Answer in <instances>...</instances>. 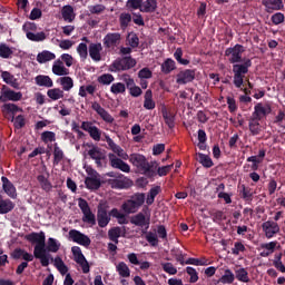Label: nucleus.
<instances>
[{
	"label": "nucleus",
	"mask_w": 285,
	"mask_h": 285,
	"mask_svg": "<svg viewBox=\"0 0 285 285\" xmlns=\"http://www.w3.org/2000/svg\"><path fill=\"white\" fill-rule=\"evenodd\" d=\"M27 242L36 244L33 247V255L36 259H40L41 266L45 268L50 266V254H46V233L33 232L24 236Z\"/></svg>",
	"instance_id": "obj_1"
},
{
	"label": "nucleus",
	"mask_w": 285,
	"mask_h": 285,
	"mask_svg": "<svg viewBox=\"0 0 285 285\" xmlns=\"http://www.w3.org/2000/svg\"><path fill=\"white\" fill-rule=\"evenodd\" d=\"M130 164L142 171V175L149 179L157 177V161L148 163L146 156L141 154H131L129 158Z\"/></svg>",
	"instance_id": "obj_2"
},
{
	"label": "nucleus",
	"mask_w": 285,
	"mask_h": 285,
	"mask_svg": "<svg viewBox=\"0 0 285 285\" xmlns=\"http://www.w3.org/2000/svg\"><path fill=\"white\" fill-rule=\"evenodd\" d=\"M145 203L146 194L136 193L129 196V198L121 204V210H124L126 215H135V213H137L139 208L144 206Z\"/></svg>",
	"instance_id": "obj_3"
},
{
	"label": "nucleus",
	"mask_w": 285,
	"mask_h": 285,
	"mask_svg": "<svg viewBox=\"0 0 285 285\" xmlns=\"http://www.w3.org/2000/svg\"><path fill=\"white\" fill-rule=\"evenodd\" d=\"M137 66V60L132 56H125L112 61L109 67L110 72H125L132 70Z\"/></svg>",
	"instance_id": "obj_4"
},
{
	"label": "nucleus",
	"mask_w": 285,
	"mask_h": 285,
	"mask_svg": "<svg viewBox=\"0 0 285 285\" xmlns=\"http://www.w3.org/2000/svg\"><path fill=\"white\" fill-rule=\"evenodd\" d=\"M246 52V49L242 45H235L225 50V57H227L229 63H242V55Z\"/></svg>",
	"instance_id": "obj_5"
},
{
	"label": "nucleus",
	"mask_w": 285,
	"mask_h": 285,
	"mask_svg": "<svg viewBox=\"0 0 285 285\" xmlns=\"http://www.w3.org/2000/svg\"><path fill=\"white\" fill-rule=\"evenodd\" d=\"M130 224L141 228V233H148V228H150V216H146L140 212L130 217Z\"/></svg>",
	"instance_id": "obj_6"
},
{
	"label": "nucleus",
	"mask_w": 285,
	"mask_h": 285,
	"mask_svg": "<svg viewBox=\"0 0 285 285\" xmlns=\"http://www.w3.org/2000/svg\"><path fill=\"white\" fill-rule=\"evenodd\" d=\"M81 130H85V132H88L89 137L94 139V141H101V135L104 131L99 129V127L95 126V122L92 121H82L80 126Z\"/></svg>",
	"instance_id": "obj_7"
},
{
	"label": "nucleus",
	"mask_w": 285,
	"mask_h": 285,
	"mask_svg": "<svg viewBox=\"0 0 285 285\" xmlns=\"http://www.w3.org/2000/svg\"><path fill=\"white\" fill-rule=\"evenodd\" d=\"M121 43V33L108 32L102 39V46L107 50H115Z\"/></svg>",
	"instance_id": "obj_8"
},
{
	"label": "nucleus",
	"mask_w": 285,
	"mask_h": 285,
	"mask_svg": "<svg viewBox=\"0 0 285 285\" xmlns=\"http://www.w3.org/2000/svg\"><path fill=\"white\" fill-rule=\"evenodd\" d=\"M69 239L75 244H79V246H85V248H88V246L92 244V240H90V237H88L86 234L77 229L69 230Z\"/></svg>",
	"instance_id": "obj_9"
},
{
	"label": "nucleus",
	"mask_w": 285,
	"mask_h": 285,
	"mask_svg": "<svg viewBox=\"0 0 285 285\" xmlns=\"http://www.w3.org/2000/svg\"><path fill=\"white\" fill-rule=\"evenodd\" d=\"M88 155L90 159H94L97 164L98 168H101L104 166V163H106L107 156L106 150L99 148V147H92L88 150Z\"/></svg>",
	"instance_id": "obj_10"
},
{
	"label": "nucleus",
	"mask_w": 285,
	"mask_h": 285,
	"mask_svg": "<svg viewBox=\"0 0 285 285\" xmlns=\"http://www.w3.org/2000/svg\"><path fill=\"white\" fill-rule=\"evenodd\" d=\"M273 112V108L269 104L263 105L262 102H258L254 107V111L252 114V118L257 119L258 121H262L263 117H267V115H271Z\"/></svg>",
	"instance_id": "obj_11"
},
{
	"label": "nucleus",
	"mask_w": 285,
	"mask_h": 285,
	"mask_svg": "<svg viewBox=\"0 0 285 285\" xmlns=\"http://www.w3.org/2000/svg\"><path fill=\"white\" fill-rule=\"evenodd\" d=\"M108 157L111 168H116L122 173H130V165H128L126 161L118 158L115 154H108Z\"/></svg>",
	"instance_id": "obj_12"
},
{
	"label": "nucleus",
	"mask_w": 285,
	"mask_h": 285,
	"mask_svg": "<svg viewBox=\"0 0 285 285\" xmlns=\"http://www.w3.org/2000/svg\"><path fill=\"white\" fill-rule=\"evenodd\" d=\"M23 99V94L21 91H14L12 89H4L1 91L0 101L6 104V101H21Z\"/></svg>",
	"instance_id": "obj_13"
},
{
	"label": "nucleus",
	"mask_w": 285,
	"mask_h": 285,
	"mask_svg": "<svg viewBox=\"0 0 285 285\" xmlns=\"http://www.w3.org/2000/svg\"><path fill=\"white\" fill-rule=\"evenodd\" d=\"M195 80V70L186 69L177 73L176 83L179 86H186V83H190V81Z\"/></svg>",
	"instance_id": "obj_14"
},
{
	"label": "nucleus",
	"mask_w": 285,
	"mask_h": 285,
	"mask_svg": "<svg viewBox=\"0 0 285 285\" xmlns=\"http://www.w3.org/2000/svg\"><path fill=\"white\" fill-rule=\"evenodd\" d=\"M262 228L265 233V237L267 239H272V237H275L277 233H279V225L276 222L267 220L263 223Z\"/></svg>",
	"instance_id": "obj_15"
},
{
	"label": "nucleus",
	"mask_w": 285,
	"mask_h": 285,
	"mask_svg": "<svg viewBox=\"0 0 285 285\" xmlns=\"http://www.w3.org/2000/svg\"><path fill=\"white\" fill-rule=\"evenodd\" d=\"M91 108L92 110H95V112H97V115H99V117L102 120L106 121V124H114L115 118L112 117V115H110V112L105 110L99 102L97 101L92 102Z\"/></svg>",
	"instance_id": "obj_16"
},
{
	"label": "nucleus",
	"mask_w": 285,
	"mask_h": 285,
	"mask_svg": "<svg viewBox=\"0 0 285 285\" xmlns=\"http://www.w3.org/2000/svg\"><path fill=\"white\" fill-rule=\"evenodd\" d=\"M121 177L122 176L119 175V178L109 180L111 188H115L116 190H122L126 188H130V186H132V180H130L127 177H124V178H121Z\"/></svg>",
	"instance_id": "obj_17"
},
{
	"label": "nucleus",
	"mask_w": 285,
	"mask_h": 285,
	"mask_svg": "<svg viewBox=\"0 0 285 285\" xmlns=\"http://www.w3.org/2000/svg\"><path fill=\"white\" fill-rule=\"evenodd\" d=\"M89 177L85 179V185L88 190H99L101 188V179L98 178L97 171L89 173Z\"/></svg>",
	"instance_id": "obj_18"
},
{
	"label": "nucleus",
	"mask_w": 285,
	"mask_h": 285,
	"mask_svg": "<svg viewBox=\"0 0 285 285\" xmlns=\"http://www.w3.org/2000/svg\"><path fill=\"white\" fill-rule=\"evenodd\" d=\"M2 181V189L10 197L11 199H17V187H14V184L8 179V177L2 176L1 177Z\"/></svg>",
	"instance_id": "obj_19"
},
{
	"label": "nucleus",
	"mask_w": 285,
	"mask_h": 285,
	"mask_svg": "<svg viewBox=\"0 0 285 285\" xmlns=\"http://www.w3.org/2000/svg\"><path fill=\"white\" fill-rule=\"evenodd\" d=\"M89 57L92 59V61L99 62L101 61V52L104 50V47L101 46V42H91L89 45Z\"/></svg>",
	"instance_id": "obj_20"
},
{
	"label": "nucleus",
	"mask_w": 285,
	"mask_h": 285,
	"mask_svg": "<svg viewBox=\"0 0 285 285\" xmlns=\"http://www.w3.org/2000/svg\"><path fill=\"white\" fill-rule=\"evenodd\" d=\"M253 66V61L250 59H245L243 63L236 62L233 65V73L245 76L248 75V68Z\"/></svg>",
	"instance_id": "obj_21"
},
{
	"label": "nucleus",
	"mask_w": 285,
	"mask_h": 285,
	"mask_svg": "<svg viewBox=\"0 0 285 285\" xmlns=\"http://www.w3.org/2000/svg\"><path fill=\"white\" fill-rule=\"evenodd\" d=\"M97 222L100 228H106V226L110 224V215L108 214V210H106L105 207L98 206Z\"/></svg>",
	"instance_id": "obj_22"
},
{
	"label": "nucleus",
	"mask_w": 285,
	"mask_h": 285,
	"mask_svg": "<svg viewBox=\"0 0 285 285\" xmlns=\"http://www.w3.org/2000/svg\"><path fill=\"white\" fill-rule=\"evenodd\" d=\"M263 6L266 8V12H274V10H282L284 2L282 0H263Z\"/></svg>",
	"instance_id": "obj_23"
},
{
	"label": "nucleus",
	"mask_w": 285,
	"mask_h": 285,
	"mask_svg": "<svg viewBox=\"0 0 285 285\" xmlns=\"http://www.w3.org/2000/svg\"><path fill=\"white\" fill-rule=\"evenodd\" d=\"M61 243L57 240V238L49 237L47 240V246L45 243L46 255H49L48 253H59Z\"/></svg>",
	"instance_id": "obj_24"
},
{
	"label": "nucleus",
	"mask_w": 285,
	"mask_h": 285,
	"mask_svg": "<svg viewBox=\"0 0 285 285\" xmlns=\"http://www.w3.org/2000/svg\"><path fill=\"white\" fill-rule=\"evenodd\" d=\"M35 81H36V86H40L41 88H52V86H55L52 78L46 75H38L35 78Z\"/></svg>",
	"instance_id": "obj_25"
},
{
	"label": "nucleus",
	"mask_w": 285,
	"mask_h": 285,
	"mask_svg": "<svg viewBox=\"0 0 285 285\" xmlns=\"http://www.w3.org/2000/svg\"><path fill=\"white\" fill-rule=\"evenodd\" d=\"M52 72L53 75H57V77H63L68 75L69 70L63 66V61L58 59L52 65Z\"/></svg>",
	"instance_id": "obj_26"
},
{
	"label": "nucleus",
	"mask_w": 285,
	"mask_h": 285,
	"mask_svg": "<svg viewBox=\"0 0 285 285\" xmlns=\"http://www.w3.org/2000/svg\"><path fill=\"white\" fill-rule=\"evenodd\" d=\"M61 16L63 21H67L68 23H72V21H75V8H72V6L70 4L62 7Z\"/></svg>",
	"instance_id": "obj_27"
},
{
	"label": "nucleus",
	"mask_w": 285,
	"mask_h": 285,
	"mask_svg": "<svg viewBox=\"0 0 285 285\" xmlns=\"http://www.w3.org/2000/svg\"><path fill=\"white\" fill-rule=\"evenodd\" d=\"M163 75H170L173 70H177V63L173 58H167L160 66Z\"/></svg>",
	"instance_id": "obj_28"
},
{
	"label": "nucleus",
	"mask_w": 285,
	"mask_h": 285,
	"mask_svg": "<svg viewBox=\"0 0 285 285\" xmlns=\"http://www.w3.org/2000/svg\"><path fill=\"white\" fill-rule=\"evenodd\" d=\"M105 141L108 144V146H109L110 150H112V153L118 155V157H124V155H125L124 149L119 145H116L115 140H112V138H110V136L106 135Z\"/></svg>",
	"instance_id": "obj_29"
},
{
	"label": "nucleus",
	"mask_w": 285,
	"mask_h": 285,
	"mask_svg": "<svg viewBox=\"0 0 285 285\" xmlns=\"http://www.w3.org/2000/svg\"><path fill=\"white\" fill-rule=\"evenodd\" d=\"M75 257L76 264H79L82 268V273L88 274L90 273V264H88V261L86 259V256H83V253H80Z\"/></svg>",
	"instance_id": "obj_30"
},
{
	"label": "nucleus",
	"mask_w": 285,
	"mask_h": 285,
	"mask_svg": "<svg viewBox=\"0 0 285 285\" xmlns=\"http://www.w3.org/2000/svg\"><path fill=\"white\" fill-rule=\"evenodd\" d=\"M55 59H57V56L52 53V51L48 50H43L37 56L38 63H48V61H52Z\"/></svg>",
	"instance_id": "obj_31"
},
{
	"label": "nucleus",
	"mask_w": 285,
	"mask_h": 285,
	"mask_svg": "<svg viewBox=\"0 0 285 285\" xmlns=\"http://www.w3.org/2000/svg\"><path fill=\"white\" fill-rule=\"evenodd\" d=\"M14 210V203L9 198L1 200L0 203V215H8Z\"/></svg>",
	"instance_id": "obj_32"
},
{
	"label": "nucleus",
	"mask_w": 285,
	"mask_h": 285,
	"mask_svg": "<svg viewBox=\"0 0 285 285\" xmlns=\"http://www.w3.org/2000/svg\"><path fill=\"white\" fill-rule=\"evenodd\" d=\"M63 157H65L63 150L56 142L53 145V166H59V164H61V161H63Z\"/></svg>",
	"instance_id": "obj_33"
},
{
	"label": "nucleus",
	"mask_w": 285,
	"mask_h": 285,
	"mask_svg": "<svg viewBox=\"0 0 285 285\" xmlns=\"http://www.w3.org/2000/svg\"><path fill=\"white\" fill-rule=\"evenodd\" d=\"M156 104L155 100H153V90L148 89L145 92V100H144V108L146 110H155Z\"/></svg>",
	"instance_id": "obj_34"
},
{
	"label": "nucleus",
	"mask_w": 285,
	"mask_h": 285,
	"mask_svg": "<svg viewBox=\"0 0 285 285\" xmlns=\"http://www.w3.org/2000/svg\"><path fill=\"white\" fill-rule=\"evenodd\" d=\"M51 262H53V266L57 268V271H59L60 275L68 274V266L59 256H57L56 258H51Z\"/></svg>",
	"instance_id": "obj_35"
},
{
	"label": "nucleus",
	"mask_w": 285,
	"mask_h": 285,
	"mask_svg": "<svg viewBox=\"0 0 285 285\" xmlns=\"http://www.w3.org/2000/svg\"><path fill=\"white\" fill-rule=\"evenodd\" d=\"M157 11V0H146L141 3L140 12H156Z\"/></svg>",
	"instance_id": "obj_36"
},
{
	"label": "nucleus",
	"mask_w": 285,
	"mask_h": 285,
	"mask_svg": "<svg viewBox=\"0 0 285 285\" xmlns=\"http://www.w3.org/2000/svg\"><path fill=\"white\" fill-rule=\"evenodd\" d=\"M248 128L254 137L262 132V125H259V120L253 117L249 118Z\"/></svg>",
	"instance_id": "obj_37"
},
{
	"label": "nucleus",
	"mask_w": 285,
	"mask_h": 285,
	"mask_svg": "<svg viewBox=\"0 0 285 285\" xmlns=\"http://www.w3.org/2000/svg\"><path fill=\"white\" fill-rule=\"evenodd\" d=\"M235 277L238 282H243L244 284H248V282H250V277H248V271H246L244 267L235 271Z\"/></svg>",
	"instance_id": "obj_38"
},
{
	"label": "nucleus",
	"mask_w": 285,
	"mask_h": 285,
	"mask_svg": "<svg viewBox=\"0 0 285 285\" xmlns=\"http://www.w3.org/2000/svg\"><path fill=\"white\" fill-rule=\"evenodd\" d=\"M60 86H62V90L69 92L75 87V81L70 78V76H65L59 78Z\"/></svg>",
	"instance_id": "obj_39"
},
{
	"label": "nucleus",
	"mask_w": 285,
	"mask_h": 285,
	"mask_svg": "<svg viewBox=\"0 0 285 285\" xmlns=\"http://www.w3.org/2000/svg\"><path fill=\"white\" fill-rule=\"evenodd\" d=\"M108 237L114 244H119V238L121 237V227H112L108 230Z\"/></svg>",
	"instance_id": "obj_40"
},
{
	"label": "nucleus",
	"mask_w": 285,
	"mask_h": 285,
	"mask_svg": "<svg viewBox=\"0 0 285 285\" xmlns=\"http://www.w3.org/2000/svg\"><path fill=\"white\" fill-rule=\"evenodd\" d=\"M116 271L120 277H130V267L125 262H120L116 266Z\"/></svg>",
	"instance_id": "obj_41"
},
{
	"label": "nucleus",
	"mask_w": 285,
	"mask_h": 285,
	"mask_svg": "<svg viewBox=\"0 0 285 285\" xmlns=\"http://www.w3.org/2000/svg\"><path fill=\"white\" fill-rule=\"evenodd\" d=\"M47 96L52 101H59V99H63V90H61L60 88L49 89L47 91Z\"/></svg>",
	"instance_id": "obj_42"
},
{
	"label": "nucleus",
	"mask_w": 285,
	"mask_h": 285,
	"mask_svg": "<svg viewBox=\"0 0 285 285\" xmlns=\"http://www.w3.org/2000/svg\"><path fill=\"white\" fill-rule=\"evenodd\" d=\"M240 197L245 202H253V189L246 185L240 186Z\"/></svg>",
	"instance_id": "obj_43"
},
{
	"label": "nucleus",
	"mask_w": 285,
	"mask_h": 285,
	"mask_svg": "<svg viewBox=\"0 0 285 285\" xmlns=\"http://www.w3.org/2000/svg\"><path fill=\"white\" fill-rule=\"evenodd\" d=\"M198 161L204 166V168H213V159L208 155L198 153Z\"/></svg>",
	"instance_id": "obj_44"
},
{
	"label": "nucleus",
	"mask_w": 285,
	"mask_h": 285,
	"mask_svg": "<svg viewBox=\"0 0 285 285\" xmlns=\"http://www.w3.org/2000/svg\"><path fill=\"white\" fill-rule=\"evenodd\" d=\"M220 284H233L235 282V274L230 269H225L224 275L219 279Z\"/></svg>",
	"instance_id": "obj_45"
},
{
	"label": "nucleus",
	"mask_w": 285,
	"mask_h": 285,
	"mask_svg": "<svg viewBox=\"0 0 285 285\" xmlns=\"http://www.w3.org/2000/svg\"><path fill=\"white\" fill-rule=\"evenodd\" d=\"M181 57H184V50H181V48H177L174 52V59H176V61L180 63V66H188V63H190V60L184 59Z\"/></svg>",
	"instance_id": "obj_46"
},
{
	"label": "nucleus",
	"mask_w": 285,
	"mask_h": 285,
	"mask_svg": "<svg viewBox=\"0 0 285 285\" xmlns=\"http://www.w3.org/2000/svg\"><path fill=\"white\" fill-rule=\"evenodd\" d=\"M27 39H29V41H35L36 43H39L41 41H46V32L40 31L37 33H27Z\"/></svg>",
	"instance_id": "obj_47"
},
{
	"label": "nucleus",
	"mask_w": 285,
	"mask_h": 285,
	"mask_svg": "<svg viewBox=\"0 0 285 285\" xmlns=\"http://www.w3.org/2000/svg\"><path fill=\"white\" fill-rule=\"evenodd\" d=\"M37 179H38V183L40 184L42 190H46V193H48L52 189V184H50V180H48V178H46V176L38 175Z\"/></svg>",
	"instance_id": "obj_48"
},
{
	"label": "nucleus",
	"mask_w": 285,
	"mask_h": 285,
	"mask_svg": "<svg viewBox=\"0 0 285 285\" xmlns=\"http://www.w3.org/2000/svg\"><path fill=\"white\" fill-rule=\"evenodd\" d=\"M110 92H112V95H124V92H126V85L122 82L112 83Z\"/></svg>",
	"instance_id": "obj_49"
},
{
	"label": "nucleus",
	"mask_w": 285,
	"mask_h": 285,
	"mask_svg": "<svg viewBox=\"0 0 285 285\" xmlns=\"http://www.w3.org/2000/svg\"><path fill=\"white\" fill-rule=\"evenodd\" d=\"M77 52L80 59H82V61H86V59H88V45H86V42H80L77 47Z\"/></svg>",
	"instance_id": "obj_50"
},
{
	"label": "nucleus",
	"mask_w": 285,
	"mask_h": 285,
	"mask_svg": "<svg viewBox=\"0 0 285 285\" xmlns=\"http://www.w3.org/2000/svg\"><path fill=\"white\" fill-rule=\"evenodd\" d=\"M145 236V239L150 244V246H158L159 245V238L157 235L153 232L142 233Z\"/></svg>",
	"instance_id": "obj_51"
},
{
	"label": "nucleus",
	"mask_w": 285,
	"mask_h": 285,
	"mask_svg": "<svg viewBox=\"0 0 285 285\" xmlns=\"http://www.w3.org/2000/svg\"><path fill=\"white\" fill-rule=\"evenodd\" d=\"M112 81H115V76L111 73H104L98 77V83H101L102 86H110Z\"/></svg>",
	"instance_id": "obj_52"
},
{
	"label": "nucleus",
	"mask_w": 285,
	"mask_h": 285,
	"mask_svg": "<svg viewBox=\"0 0 285 285\" xmlns=\"http://www.w3.org/2000/svg\"><path fill=\"white\" fill-rule=\"evenodd\" d=\"M163 118L165 120L166 126H168V128L170 129L175 128V115L168 111H164Z\"/></svg>",
	"instance_id": "obj_53"
},
{
	"label": "nucleus",
	"mask_w": 285,
	"mask_h": 285,
	"mask_svg": "<svg viewBox=\"0 0 285 285\" xmlns=\"http://www.w3.org/2000/svg\"><path fill=\"white\" fill-rule=\"evenodd\" d=\"M13 51L6 43H0V57L2 59H10L12 57Z\"/></svg>",
	"instance_id": "obj_54"
},
{
	"label": "nucleus",
	"mask_w": 285,
	"mask_h": 285,
	"mask_svg": "<svg viewBox=\"0 0 285 285\" xmlns=\"http://www.w3.org/2000/svg\"><path fill=\"white\" fill-rule=\"evenodd\" d=\"M41 141H43V144H48L49 141H57V134L53 131H43L41 134Z\"/></svg>",
	"instance_id": "obj_55"
},
{
	"label": "nucleus",
	"mask_w": 285,
	"mask_h": 285,
	"mask_svg": "<svg viewBox=\"0 0 285 285\" xmlns=\"http://www.w3.org/2000/svg\"><path fill=\"white\" fill-rule=\"evenodd\" d=\"M160 266L167 275H177V267L173 263H160Z\"/></svg>",
	"instance_id": "obj_56"
},
{
	"label": "nucleus",
	"mask_w": 285,
	"mask_h": 285,
	"mask_svg": "<svg viewBox=\"0 0 285 285\" xmlns=\"http://www.w3.org/2000/svg\"><path fill=\"white\" fill-rule=\"evenodd\" d=\"M186 273H187V275L190 276V278H189L190 284H196V282H199V275L197 274V269L188 266V267H186Z\"/></svg>",
	"instance_id": "obj_57"
},
{
	"label": "nucleus",
	"mask_w": 285,
	"mask_h": 285,
	"mask_svg": "<svg viewBox=\"0 0 285 285\" xmlns=\"http://www.w3.org/2000/svg\"><path fill=\"white\" fill-rule=\"evenodd\" d=\"M22 31L26 33V37H28V33L37 32V23L30 21L24 22Z\"/></svg>",
	"instance_id": "obj_58"
},
{
	"label": "nucleus",
	"mask_w": 285,
	"mask_h": 285,
	"mask_svg": "<svg viewBox=\"0 0 285 285\" xmlns=\"http://www.w3.org/2000/svg\"><path fill=\"white\" fill-rule=\"evenodd\" d=\"M13 126L17 128V130H21L26 126V116L19 115L16 118H12Z\"/></svg>",
	"instance_id": "obj_59"
},
{
	"label": "nucleus",
	"mask_w": 285,
	"mask_h": 285,
	"mask_svg": "<svg viewBox=\"0 0 285 285\" xmlns=\"http://www.w3.org/2000/svg\"><path fill=\"white\" fill-rule=\"evenodd\" d=\"M170 170H173V165L159 167V164L157 163L156 175H158L159 177H166V175H168Z\"/></svg>",
	"instance_id": "obj_60"
},
{
	"label": "nucleus",
	"mask_w": 285,
	"mask_h": 285,
	"mask_svg": "<svg viewBox=\"0 0 285 285\" xmlns=\"http://www.w3.org/2000/svg\"><path fill=\"white\" fill-rule=\"evenodd\" d=\"M82 222H86L87 224H91L95 226L97 224V218L95 217V214H92V210L89 209V212H83L82 213Z\"/></svg>",
	"instance_id": "obj_61"
},
{
	"label": "nucleus",
	"mask_w": 285,
	"mask_h": 285,
	"mask_svg": "<svg viewBox=\"0 0 285 285\" xmlns=\"http://www.w3.org/2000/svg\"><path fill=\"white\" fill-rule=\"evenodd\" d=\"M119 21L121 28H128L130 21H132V16L130 13H121Z\"/></svg>",
	"instance_id": "obj_62"
},
{
	"label": "nucleus",
	"mask_w": 285,
	"mask_h": 285,
	"mask_svg": "<svg viewBox=\"0 0 285 285\" xmlns=\"http://www.w3.org/2000/svg\"><path fill=\"white\" fill-rule=\"evenodd\" d=\"M88 10L90 14H101L106 11V6L104 4H96V6H89Z\"/></svg>",
	"instance_id": "obj_63"
},
{
	"label": "nucleus",
	"mask_w": 285,
	"mask_h": 285,
	"mask_svg": "<svg viewBox=\"0 0 285 285\" xmlns=\"http://www.w3.org/2000/svg\"><path fill=\"white\" fill-rule=\"evenodd\" d=\"M138 78L139 79H153V71L150 70V68L145 67L139 70Z\"/></svg>",
	"instance_id": "obj_64"
}]
</instances>
